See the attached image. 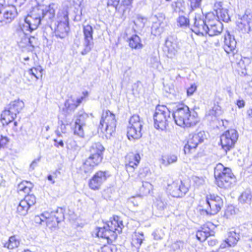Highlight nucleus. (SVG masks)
I'll return each mask as SVG.
<instances>
[{
    "mask_svg": "<svg viewBox=\"0 0 252 252\" xmlns=\"http://www.w3.org/2000/svg\"><path fill=\"white\" fill-rule=\"evenodd\" d=\"M33 186L31 182L23 180L17 185L16 191L18 193L29 194L32 191Z\"/></svg>",
    "mask_w": 252,
    "mask_h": 252,
    "instance_id": "b1692460",
    "label": "nucleus"
},
{
    "mask_svg": "<svg viewBox=\"0 0 252 252\" xmlns=\"http://www.w3.org/2000/svg\"><path fill=\"white\" fill-rule=\"evenodd\" d=\"M141 128L129 126L127 131V136L129 140L139 139L142 136Z\"/></svg>",
    "mask_w": 252,
    "mask_h": 252,
    "instance_id": "c756f323",
    "label": "nucleus"
},
{
    "mask_svg": "<svg viewBox=\"0 0 252 252\" xmlns=\"http://www.w3.org/2000/svg\"><path fill=\"white\" fill-rule=\"evenodd\" d=\"M124 227L120 217L113 215L106 221L102 227L96 228V236L105 239L107 242H113L117 238L118 234L122 232Z\"/></svg>",
    "mask_w": 252,
    "mask_h": 252,
    "instance_id": "20e7f679",
    "label": "nucleus"
},
{
    "mask_svg": "<svg viewBox=\"0 0 252 252\" xmlns=\"http://www.w3.org/2000/svg\"><path fill=\"white\" fill-rule=\"evenodd\" d=\"M26 1V0H15L16 2L19 6H21L22 4L24 3Z\"/></svg>",
    "mask_w": 252,
    "mask_h": 252,
    "instance_id": "680f3d73",
    "label": "nucleus"
},
{
    "mask_svg": "<svg viewBox=\"0 0 252 252\" xmlns=\"http://www.w3.org/2000/svg\"><path fill=\"white\" fill-rule=\"evenodd\" d=\"M93 175L103 184H104L110 176L109 172L106 170H98Z\"/></svg>",
    "mask_w": 252,
    "mask_h": 252,
    "instance_id": "72a5a7b5",
    "label": "nucleus"
},
{
    "mask_svg": "<svg viewBox=\"0 0 252 252\" xmlns=\"http://www.w3.org/2000/svg\"><path fill=\"white\" fill-rule=\"evenodd\" d=\"M68 7L65 6L60 9L57 16H68Z\"/></svg>",
    "mask_w": 252,
    "mask_h": 252,
    "instance_id": "3c124183",
    "label": "nucleus"
},
{
    "mask_svg": "<svg viewBox=\"0 0 252 252\" xmlns=\"http://www.w3.org/2000/svg\"><path fill=\"white\" fill-rule=\"evenodd\" d=\"M56 133H57V135L58 136H61V133H60V132L59 131V130H58L56 131Z\"/></svg>",
    "mask_w": 252,
    "mask_h": 252,
    "instance_id": "774afa93",
    "label": "nucleus"
},
{
    "mask_svg": "<svg viewBox=\"0 0 252 252\" xmlns=\"http://www.w3.org/2000/svg\"><path fill=\"white\" fill-rule=\"evenodd\" d=\"M63 210L58 208L55 211H45L39 216H36L35 220L39 224H45L49 229L58 227L59 223L64 220Z\"/></svg>",
    "mask_w": 252,
    "mask_h": 252,
    "instance_id": "6e6552de",
    "label": "nucleus"
},
{
    "mask_svg": "<svg viewBox=\"0 0 252 252\" xmlns=\"http://www.w3.org/2000/svg\"><path fill=\"white\" fill-rule=\"evenodd\" d=\"M223 205V199L220 196L209 193L199 200L196 210L202 215L215 216L221 210Z\"/></svg>",
    "mask_w": 252,
    "mask_h": 252,
    "instance_id": "39448f33",
    "label": "nucleus"
},
{
    "mask_svg": "<svg viewBox=\"0 0 252 252\" xmlns=\"http://www.w3.org/2000/svg\"><path fill=\"white\" fill-rule=\"evenodd\" d=\"M153 117L156 128L164 130L169 128L171 124L170 111L166 106L158 105Z\"/></svg>",
    "mask_w": 252,
    "mask_h": 252,
    "instance_id": "1a4fd4ad",
    "label": "nucleus"
},
{
    "mask_svg": "<svg viewBox=\"0 0 252 252\" xmlns=\"http://www.w3.org/2000/svg\"><path fill=\"white\" fill-rule=\"evenodd\" d=\"M127 42L129 47L132 50H138L141 49L143 47L141 39L136 34H133L130 36L128 39Z\"/></svg>",
    "mask_w": 252,
    "mask_h": 252,
    "instance_id": "393cba45",
    "label": "nucleus"
},
{
    "mask_svg": "<svg viewBox=\"0 0 252 252\" xmlns=\"http://www.w3.org/2000/svg\"><path fill=\"white\" fill-rule=\"evenodd\" d=\"M129 126L136 128H142L143 122L138 115H133L129 119Z\"/></svg>",
    "mask_w": 252,
    "mask_h": 252,
    "instance_id": "c9c22d12",
    "label": "nucleus"
},
{
    "mask_svg": "<svg viewBox=\"0 0 252 252\" xmlns=\"http://www.w3.org/2000/svg\"><path fill=\"white\" fill-rule=\"evenodd\" d=\"M177 23L180 27H187L189 25V20L186 17H179L177 19Z\"/></svg>",
    "mask_w": 252,
    "mask_h": 252,
    "instance_id": "a18cd8bd",
    "label": "nucleus"
},
{
    "mask_svg": "<svg viewBox=\"0 0 252 252\" xmlns=\"http://www.w3.org/2000/svg\"><path fill=\"white\" fill-rule=\"evenodd\" d=\"M103 184L102 182L93 175L89 179L88 182V186L89 189L94 191L99 190Z\"/></svg>",
    "mask_w": 252,
    "mask_h": 252,
    "instance_id": "473e14b6",
    "label": "nucleus"
},
{
    "mask_svg": "<svg viewBox=\"0 0 252 252\" xmlns=\"http://www.w3.org/2000/svg\"><path fill=\"white\" fill-rule=\"evenodd\" d=\"M230 21V17H210L207 20V33L211 36L218 35L222 31V22L227 23Z\"/></svg>",
    "mask_w": 252,
    "mask_h": 252,
    "instance_id": "f8f14e48",
    "label": "nucleus"
},
{
    "mask_svg": "<svg viewBox=\"0 0 252 252\" xmlns=\"http://www.w3.org/2000/svg\"><path fill=\"white\" fill-rule=\"evenodd\" d=\"M214 175L215 184L220 189L230 188L235 181V176L232 170L220 163L215 167Z\"/></svg>",
    "mask_w": 252,
    "mask_h": 252,
    "instance_id": "0eeeda50",
    "label": "nucleus"
},
{
    "mask_svg": "<svg viewBox=\"0 0 252 252\" xmlns=\"http://www.w3.org/2000/svg\"><path fill=\"white\" fill-rule=\"evenodd\" d=\"M105 148L99 142L93 143L87 150L88 157L79 167L80 172L90 174L95 167L99 166L103 161Z\"/></svg>",
    "mask_w": 252,
    "mask_h": 252,
    "instance_id": "7ed1b4c3",
    "label": "nucleus"
},
{
    "mask_svg": "<svg viewBox=\"0 0 252 252\" xmlns=\"http://www.w3.org/2000/svg\"><path fill=\"white\" fill-rule=\"evenodd\" d=\"M132 0H123V4L124 5H129L131 3Z\"/></svg>",
    "mask_w": 252,
    "mask_h": 252,
    "instance_id": "0e129e2a",
    "label": "nucleus"
},
{
    "mask_svg": "<svg viewBox=\"0 0 252 252\" xmlns=\"http://www.w3.org/2000/svg\"><path fill=\"white\" fill-rule=\"evenodd\" d=\"M130 202L133 204L134 206H138V202L136 201L135 197L133 196L130 198Z\"/></svg>",
    "mask_w": 252,
    "mask_h": 252,
    "instance_id": "bf43d9fd",
    "label": "nucleus"
},
{
    "mask_svg": "<svg viewBox=\"0 0 252 252\" xmlns=\"http://www.w3.org/2000/svg\"><path fill=\"white\" fill-rule=\"evenodd\" d=\"M36 163V161H32V163H31V166H33V167L34 166H35V165Z\"/></svg>",
    "mask_w": 252,
    "mask_h": 252,
    "instance_id": "338daca9",
    "label": "nucleus"
},
{
    "mask_svg": "<svg viewBox=\"0 0 252 252\" xmlns=\"http://www.w3.org/2000/svg\"><path fill=\"white\" fill-rule=\"evenodd\" d=\"M3 13V15L10 14V15L18 14L15 7L13 5L8 7H4L2 4L0 3V14Z\"/></svg>",
    "mask_w": 252,
    "mask_h": 252,
    "instance_id": "4c0bfd02",
    "label": "nucleus"
},
{
    "mask_svg": "<svg viewBox=\"0 0 252 252\" xmlns=\"http://www.w3.org/2000/svg\"><path fill=\"white\" fill-rule=\"evenodd\" d=\"M57 8V5L55 3H51L49 5H38L32 8L30 12L31 14H28L27 16H55V10Z\"/></svg>",
    "mask_w": 252,
    "mask_h": 252,
    "instance_id": "2eb2a0df",
    "label": "nucleus"
},
{
    "mask_svg": "<svg viewBox=\"0 0 252 252\" xmlns=\"http://www.w3.org/2000/svg\"><path fill=\"white\" fill-rule=\"evenodd\" d=\"M235 104L239 108H242L245 106L246 103L243 99L239 98L236 101Z\"/></svg>",
    "mask_w": 252,
    "mask_h": 252,
    "instance_id": "603ef678",
    "label": "nucleus"
},
{
    "mask_svg": "<svg viewBox=\"0 0 252 252\" xmlns=\"http://www.w3.org/2000/svg\"><path fill=\"white\" fill-rule=\"evenodd\" d=\"M196 237L197 240L200 242H204L210 236L207 233L200 227L196 232Z\"/></svg>",
    "mask_w": 252,
    "mask_h": 252,
    "instance_id": "a19ab883",
    "label": "nucleus"
},
{
    "mask_svg": "<svg viewBox=\"0 0 252 252\" xmlns=\"http://www.w3.org/2000/svg\"><path fill=\"white\" fill-rule=\"evenodd\" d=\"M144 240V236L142 233L134 232L132 235L131 246L133 251H138Z\"/></svg>",
    "mask_w": 252,
    "mask_h": 252,
    "instance_id": "a878e982",
    "label": "nucleus"
},
{
    "mask_svg": "<svg viewBox=\"0 0 252 252\" xmlns=\"http://www.w3.org/2000/svg\"><path fill=\"white\" fill-rule=\"evenodd\" d=\"M201 227L210 237L215 236V230L217 227V225L214 224L212 222L209 221H207L201 225Z\"/></svg>",
    "mask_w": 252,
    "mask_h": 252,
    "instance_id": "f704fd0d",
    "label": "nucleus"
},
{
    "mask_svg": "<svg viewBox=\"0 0 252 252\" xmlns=\"http://www.w3.org/2000/svg\"><path fill=\"white\" fill-rule=\"evenodd\" d=\"M83 117L80 115L76 119L74 123V125L72 127L74 134L82 136L83 134V126L85 125V123L83 120Z\"/></svg>",
    "mask_w": 252,
    "mask_h": 252,
    "instance_id": "cd10ccee",
    "label": "nucleus"
},
{
    "mask_svg": "<svg viewBox=\"0 0 252 252\" xmlns=\"http://www.w3.org/2000/svg\"><path fill=\"white\" fill-rule=\"evenodd\" d=\"M70 125V122L66 121V123H64L62 121H61L60 123V126L59 127V128L61 129V132L63 133H65L66 130V126Z\"/></svg>",
    "mask_w": 252,
    "mask_h": 252,
    "instance_id": "6e6d98bb",
    "label": "nucleus"
},
{
    "mask_svg": "<svg viewBox=\"0 0 252 252\" xmlns=\"http://www.w3.org/2000/svg\"><path fill=\"white\" fill-rule=\"evenodd\" d=\"M24 102L18 99L11 101L5 107L17 117V114L24 108Z\"/></svg>",
    "mask_w": 252,
    "mask_h": 252,
    "instance_id": "5701e85b",
    "label": "nucleus"
},
{
    "mask_svg": "<svg viewBox=\"0 0 252 252\" xmlns=\"http://www.w3.org/2000/svg\"><path fill=\"white\" fill-rule=\"evenodd\" d=\"M209 17H195L192 31L196 34L203 35L207 34Z\"/></svg>",
    "mask_w": 252,
    "mask_h": 252,
    "instance_id": "a211bd4d",
    "label": "nucleus"
},
{
    "mask_svg": "<svg viewBox=\"0 0 252 252\" xmlns=\"http://www.w3.org/2000/svg\"><path fill=\"white\" fill-rule=\"evenodd\" d=\"M238 137L237 131L234 128L225 131L220 136V145L221 149L226 153L234 149Z\"/></svg>",
    "mask_w": 252,
    "mask_h": 252,
    "instance_id": "9b49d317",
    "label": "nucleus"
},
{
    "mask_svg": "<svg viewBox=\"0 0 252 252\" xmlns=\"http://www.w3.org/2000/svg\"><path fill=\"white\" fill-rule=\"evenodd\" d=\"M55 146L57 147H63L64 146L63 142L62 140H58V139H54Z\"/></svg>",
    "mask_w": 252,
    "mask_h": 252,
    "instance_id": "4d7b16f0",
    "label": "nucleus"
},
{
    "mask_svg": "<svg viewBox=\"0 0 252 252\" xmlns=\"http://www.w3.org/2000/svg\"><path fill=\"white\" fill-rule=\"evenodd\" d=\"M223 48L230 57L234 58L235 56L238 55V50L236 48V42L234 39H231L230 37L225 38Z\"/></svg>",
    "mask_w": 252,
    "mask_h": 252,
    "instance_id": "4be33fe9",
    "label": "nucleus"
},
{
    "mask_svg": "<svg viewBox=\"0 0 252 252\" xmlns=\"http://www.w3.org/2000/svg\"><path fill=\"white\" fill-rule=\"evenodd\" d=\"M170 47L168 46V51L169 53L175 54L178 50L180 49L179 43L176 41L170 43Z\"/></svg>",
    "mask_w": 252,
    "mask_h": 252,
    "instance_id": "49530a36",
    "label": "nucleus"
},
{
    "mask_svg": "<svg viewBox=\"0 0 252 252\" xmlns=\"http://www.w3.org/2000/svg\"><path fill=\"white\" fill-rule=\"evenodd\" d=\"M189 188L181 180H174L168 183L166 191L171 196L176 198L182 197L188 191Z\"/></svg>",
    "mask_w": 252,
    "mask_h": 252,
    "instance_id": "4468645a",
    "label": "nucleus"
},
{
    "mask_svg": "<svg viewBox=\"0 0 252 252\" xmlns=\"http://www.w3.org/2000/svg\"><path fill=\"white\" fill-rule=\"evenodd\" d=\"M213 14L214 16H229L228 9L222 7V3L220 1L215 3Z\"/></svg>",
    "mask_w": 252,
    "mask_h": 252,
    "instance_id": "7c9ffc66",
    "label": "nucleus"
},
{
    "mask_svg": "<svg viewBox=\"0 0 252 252\" xmlns=\"http://www.w3.org/2000/svg\"><path fill=\"white\" fill-rule=\"evenodd\" d=\"M247 115L249 118L252 119V107L247 110Z\"/></svg>",
    "mask_w": 252,
    "mask_h": 252,
    "instance_id": "052dcab7",
    "label": "nucleus"
},
{
    "mask_svg": "<svg viewBox=\"0 0 252 252\" xmlns=\"http://www.w3.org/2000/svg\"><path fill=\"white\" fill-rule=\"evenodd\" d=\"M154 189L153 186L149 182H145L143 183L142 186L139 188V192L137 193L136 196L139 197H143L148 194L153 193Z\"/></svg>",
    "mask_w": 252,
    "mask_h": 252,
    "instance_id": "bb28decb",
    "label": "nucleus"
},
{
    "mask_svg": "<svg viewBox=\"0 0 252 252\" xmlns=\"http://www.w3.org/2000/svg\"><path fill=\"white\" fill-rule=\"evenodd\" d=\"M172 116L175 124L183 128L193 127L199 122L198 114L183 101L178 102Z\"/></svg>",
    "mask_w": 252,
    "mask_h": 252,
    "instance_id": "f03ea898",
    "label": "nucleus"
},
{
    "mask_svg": "<svg viewBox=\"0 0 252 252\" xmlns=\"http://www.w3.org/2000/svg\"><path fill=\"white\" fill-rule=\"evenodd\" d=\"M21 240L16 235L9 237L8 240L3 245V247L9 250L17 248L20 245Z\"/></svg>",
    "mask_w": 252,
    "mask_h": 252,
    "instance_id": "c85d7f7f",
    "label": "nucleus"
},
{
    "mask_svg": "<svg viewBox=\"0 0 252 252\" xmlns=\"http://www.w3.org/2000/svg\"><path fill=\"white\" fill-rule=\"evenodd\" d=\"M211 111L213 112V114L215 115L221 114L222 112V109L220 103L219 102L215 103Z\"/></svg>",
    "mask_w": 252,
    "mask_h": 252,
    "instance_id": "09e8293b",
    "label": "nucleus"
},
{
    "mask_svg": "<svg viewBox=\"0 0 252 252\" xmlns=\"http://www.w3.org/2000/svg\"><path fill=\"white\" fill-rule=\"evenodd\" d=\"M205 138L206 134L204 131L190 135L184 147L185 154L189 155L194 153L198 145L202 143Z\"/></svg>",
    "mask_w": 252,
    "mask_h": 252,
    "instance_id": "ddd939ff",
    "label": "nucleus"
},
{
    "mask_svg": "<svg viewBox=\"0 0 252 252\" xmlns=\"http://www.w3.org/2000/svg\"><path fill=\"white\" fill-rule=\"evenodd\" d=\"M197 86L196 84L193 83L188 87L187 89V95L188 96H190L192 95L196 91Z\"/></svg>",
    "mask_w": 252,
    "mask_h": 252,
    "instance_id": "8fccbe9b",
    "label": "nucleus"
},
{
    "mask_svg": "<svg viewBox=\"0 0 252 252\" xmlns=\"http://www.w3.org/2000/svg\"><path fill=\"white\" fill-rule=\"evenodd\" d=\"M43 72V69L40 65L32 67L25 73L24 79L29 83L41 80Z\"/></svg>",
    "mask_w": 252,
    "mask_h": 252,
    "instance_id": "6ab92c4d",
    "label": "nucleus"
},
{
    "mask_svg": "<svg viewBox=\"0 0 252 252\" xmlns=\"http://www.w3.org/2000/svg\"><path fill=\"white\" fill-rule=\"evenodd\" d=\"M25 21L28 26H24L17 31L19 37L18 44L20 48L30 51L33 49L37 43V39L29 34L38 28L40 24L41 19L40 17H25Z\"/></svg>",
    "mask_w": 252,
    "mask_h": 252,
    "instance_id": "f257e3e1",
    "label": "nucleus"
},
{
    "mask_svg": "<svg viewBox=\"0 0 252 252\" xmlns=\"http://www.w3.org/2000/svg\"><path fill=\"white\" fill-rule=\"evenodd\" d=\"M190 0V5L191 8L193 9V8L199 7L201 4V2L202 0Z\"/></svg>",
    "mask_w": 252,
    "mask_h": 252,
    "instance_id": "5fc2aeb1",
    "label": "nucleus"
},
{
    "mask_svg": "<svg viewBox=\"0 0 252 252\" xmlns=\"http://www.w3.org/2000/svg\"><path fill=\"white\" fill-rule=\"evenodd\" d=\"M239 239V235L235 231H230L228 234L227 238L224 240L228 247L235 246Z\"/></svg>",
    "mask_w": 252,
    "mask_h": 252,
    "instance_id": "2f4dec72",
    "label": "nucleus"
},
{
    "mask_svg": "<svg viewBox=\"0 0 252 252\" xmlns=\"http://www.w3.org/2000/svg\"><path fill=\"white\" fill-rule=\"evenodd\" d=\"M107 244L104 245L101 248L102 252H116L117 248L113 242H107Z\"/></svg>",
    "mask_w": 252,
    "mask_h": 252,
    "instance_id": "c03bdc74",
    "label": "nucleus"
},
{
    "mask_svg": "<svg viewBox=\"0 0 252 252\" xmlns=\"http://www.w3.org/2000/svg\"><path fill=\"white\" fill-rule=\"evenodd\" d=\"M93 29L89 25L83 27V33L84 36V47L81 51V54L85 55L90 52L93 47Z\"/></svg>",
    "mask_w": 252,
    "mask_h": 252,
    "instance_id": "dca6fc26",
    "label": "nucleus"
},
{
    "mask_svg": "<svg viewBox=\"0 0 252 252\" xmlns=\"http://www.w3.org/2000/svg\"><path fill=\"white\" fill-rule=\"evenodd\" d=\"M252 200V192L249 190L243 191L239 197V201L242 204H250Z\"/></svg>",
    "mask_w": 252,
    "mask_h": 252,
    "instance_id": "58836bf2",
    "label": "nucleus"
},
{
    "mask_svg": "<svg viewBox=\"0 0 252 252\" xmlns=\"http://www.w3.org/2000/svg\"><path fill=\"white\" fill-rule=\"evenodd\" d=\"M217 243V241L216 240H210L208 241V244L210 245L213 246L215 245Z\"/></svg>",
    "mask_w": 252,
    "mask_h": 252,
    "instance_id": "e2e57ef3",
    "label": "nucleus"
},
{
    "mask_svg": "<svg viewBox=\"0 0 252 252\" xmlns=\"http://www.w3.org/2000/svg\"><path fill=\"white\" fill-rule=\"evenodd\" d=\"M22 200L26 202L27 205H28L30 208L34 205L36 202L35 196L33 194H29V193L27 194Z\"/></svg>",
    "mask_w": 252,
    "mask_h": 252,
    "instance_id": "37998d69",
    "label": "nucleus"
},
{
    "mask_svg": "<svg viewBox=\"0 0 252 252\" xmlns=\"http://www.w3.org/2000/svg\"><path fill=\"white\" fill-rule=\"evenodd\" d=\"M141 157L138 153L131 152L125 157V165L127 172L133 171L140 162Z\"/></svg>",
    "mask_w": 252,
    "mask_h": 252,
    "instance_id": "f3484780",
    "label": "nucleus"
},
{
    "mask_svg": "<svg viewBox=\"0 0 252 252\" xmlns=\"http://www.w3.org/2000/svg\"><path fill=\"white\" fill-rule=\"evenodd\" d=\"M47 179L48 180L51 181L53 183H54V181L53 180V176L52 175H48Z\"/></svg>",
    "mask_w": 252,
    "mask_h": 252,
    "instance_id": "69168bd1",
    "label": "nucleus"
},
{
    "mask_svg": "<svg viewBox=\"0 0 252 252\" xmlns=\"http://www.w3.org/2000/svg\"><path fill=\"white\" fill-rule=\"evenodd\" d=\"M120 0H107V4L108 5H113L116 6L118 5Z\"/></svg>",
    "mask_w": 252,
    "mask_h": 252,
    "instance_id": "13d9d810",
    "label": "nucleus"
},
{
    "mask_svg": "<svg viewBox=\"0 0 252 252\" xmlns=\"http://www.w3.org/2000/svg\"><path fill=\"white\" fill-rule=\"evenodd\" d=\"M172 5L176 13L178 14L179 16H183L182 14L184 13L185 9L184 2L181 1L174 2L172 3Z\"/></svg>",
    "mask_w": 252,
    "mask_h": 252,
    "instance_id": "ea45409f",
    "label": "nucleus"
},
{
    "mask_svg": "<svg viewBox=\"0 0 252 252\" xmlns=\"http://www.w3.org/2000/svg\"><path fill=\"white\" fill-rule=\"evenodd\" d=\"M16 117L5 107L0 114V121L1 123L3 126H7V131L12 134L19 131L22 128V125L20 123L14 121Z\"/></svg>",
    "mask_w": 252,
    "mask_h": 252,
    "instance_id": "9d476101",
    "label": "nucleus"
},
{
    "mask_svg": "<svg viewBox=\"0 0 252 252\" xmlns=\"http://www.w3.org/2000/svg\"><path fill=\"white\" fill-rule=\"evenodd\" d=\"M68 17H64L63 21H60L55 29V32L56 36L61 38L66 37L69 31Z\"/></svg>",
    "mask_w": 252,
    "mask_h": 252,
    "instance_id": "412c9836",
    "label": "nucleus"
},
{
    "mask_svg": "<svg viewBox=\"0 0 252 252\" xmlns=\"http://www.w3.org/2000/svg\"><path fill=\"white\" fill-rule=\"evenodd\" d=\"M251 63L252 59L251 58L248 57H244L240 61L238 64L242 69H244L245 71H246L248 67L250 65ZM242 73H247L246 72H244L243 71H242Z\"/></svg>",
    "mask_w": 252,
    "mask_h": 252,
    "instance_id": "79ce46f5",
    "label": "nucleus"
},
{
    "mask_svg": "<svg viewBox=\"0 0 252 252\" xmlns=\"http://www.w3.org/2000/svg\"><path fill=\"white\" fill-rule=\"evenodd\" d=\"M164 160L169 164L172 163L177 160V157L174 156H169L166 157Z\"/></svg>",
    "mask_w": 252,
    "mask_h": 252,
    "instance_id": "864d4df0",
    "label": "nucleus"
},
{
    "mask_svg": "<svg viewBox=\"0 0 252 252\" xmlns=\"http://www.w3.org/2000/svg\"><path fill=\"white\" fill-rule=\"evenodd\" d=\"M117 124L115 114L109 110H104L97 126V132L103 138H110L116 134Z\"/></svg>",
    "mask_w": 252,
    "mask_h": 252,
    "instance_id": "423d86ee",
    "label": "nucleus"
},
{
    "mask_svg": "<svg viewBox=\"0 0 252 252\" xmlns=\"http://www.w3.org/2000/svg\"><path fill=\"white\" fill-rule=\"evenodd\" d=\"M29 209L30 207L27 205L26 202L22 199L17 207L16 213L20 216H25L27 214Z\"/></svg>",
    "mask_w": 252,
    "mask_h": 252,
    "instance_id": "e433bc0d",
    "label": "nucleus"
},
{
    "mask_svg": "<svg viewBox=\"0 0 252 252\" xmlns=\"http://www.w3.org/2000/svg\"><path fill=\"white\" fill-rule=\"evenodd\" d=\"M83 96L78 98H75L73 96L68 97L65 101L64 105L66 111L74 110L82 103V102L88 97L89 93L87 91L83 93Z\"/></svg>",
    "mask_w": 252,
    "mask_h": 252,
    "instance_id": "aec40b11",
    "label": "nucleus"
},
{
    "mask_svg": "<svg viewBox=\"0 0 252 252\" xmlns=\"http://www.w3.org/2000/svg\"><path fill=\"white\" fill-rule=\"evenodd\" d=\"M9 139L6 136H0V149H4L8 147Z\"/></svg>",
    "mask_w": 252,
    "mask_h": 252,
    "instance_id": "de8ad7c7",
    "label": "nucleus"
}]
</instances>
